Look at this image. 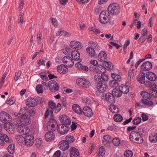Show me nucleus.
<instances>
[{"instance_id":"obj_5","label":"nucleus","mask_w":157,"mask_h":157,"mask_svg":"<svg viewBox=\"0 0 157 157\" xmlns=\"http://www.w3.org/2000/svg\"><path fill=\"white\" fill-rule=\"evenodd\" d=\"M62 124L57 125V129L58 132L61 135L66 134L69 130V127Z\"/></svg>"},{"instance_id":"obj_14","label":"nucleus","mask_w":157,"mask_h":157,"mask_svg":"<svg viewBox=\"0 0 157 157\" xmlns=\"http://www.w3.org/2000/svg\"><path fill=\"white\" fill-rule=\"evenodd\" d=\"M5 141L6 142H10V140L8 136L6 134L0 133V145L3 146L5 144Z\"/></svg>"},{"instance_id":"obj_50","label":"nucleus","mask_w":157,"mask_h":157,"mask_svg":"<svg viewBox=\"0 0 157 157\" xmlns=\"http://www.w3.org/2000/svg\"><path fill=\"white\" fill-rule=\"evenodd\" d=\"M101 80L104 82H107L109 79V76L106 74L103 73L101 76Z\"/></svg>"},{"instance_id":"obj_54","label":"nucleus","mask_w":157,"mask_h":157,"mask_svg":"<svg viewBox=\"0 0 157 157\" xmlns=\"http://www.w3.org/2000/svg\"><path fill=\"white\" fill-rule=\"evenodd\" d=\"M94 78L95 81L96 82L97 84L103 82V81L101 80V76L99 75H95L94 76Z\"/></svg>"},{"instance_id":"obj_44","label":"nucleus","mask_w":157,"mask_h":157,"mask_svg":"<svg viewBox=\"0 0 157 157\" xmlns=\"http://www.w3.org/2000/svg\"><path fill=\"white\" fill-rule=\"evenodd\" d=\"M109 84L112 87H116L118 85V82L114 80H111L109 81Z\"/></svg>"},{"instance_id":"obj_48","label":"nucleus","mask_w":157,"mask_h":157,"mask_svg":"<svg viewBox=\"0 0 157 157\" xmlns=\"http://www.w3.org/2000/svg\"><path fill=\"white\" fill-rule=\"evenodd\" d=\"M112 142L114 145L118 146L120 144V140L117 137L114 138L112 140Z\"/></svg>"},{"instance_id":"obj_46","label":"nucleus","mask_w":157,"mask_h":157,"mask_svg":"<svg viewBox=\"0 0 157 157\" xmlns=\"http://www.w3.org/2000/svg\"><path fill=\"white\" fill-rule=\"evenodd\" d=\"M141 121V118L140 117H138L134 118L132 122L134 125H137L140 123Z\"/></svg>"},{"instance_id":"obj_9","label":"nucleus","mask_w":157,"mask_h":157,"mask_svg":"<svg viewBox=\"0 0 157 157\" xmlns=\"http://www.w3.org/2000/svg\"><path fill=\"white\" fill-rule=\"evenodd\" d=\"M77 84L80 86L86 88H89L90 85V83L89 81L83 78L78 79L77 80Z\"/></svg>"},{"instance_id":"obj_55","label":"nucleus","mask_w":157,"mask_h":157,"mask_svg":"<svg viewBox=\"0 0 157 157\" xmlns=\"http://www.w3.org/2000/svg\"><path fill=\"white\" fill-rule=\"evenodd\" d=\"M149 139L150 141L152 143H155L157 142V138L156 136V134L155 135H150L149 136Z\"/></svg>"},{"instance_id":"obj_37","label":"nucleus","mask_w":157,"mask_h":157,"mask_svg":"<svg viewBox=\"0 0 157 157\" xmlns=\"http://www.w3.org/2000/svg\"><path fill=\"white\" fill-rule=\"evenodd\" d=\"M149 93H148L144 91H142L140 94L142 97L144 98V100H150L151 98L149 97Z\"/></svg>"},{"instance_id":"obj_3","label":"nucleus","mask_w":157,"mask_h":157,"mask_svg":"<svg viewBox=\"0 0 157 157\" xmlns=\"http://www.w3.org/2000/svg\"><path fill=\"white\" fill-rule=\"evenodd\" d=\"M24 113L23 115L21 117L20 120L18 119L17 124H21L23 125H28L31 122V120L30 117L25 114Z\"/></svg>"},{"instance_id":"obj_39","label":"nucleus","mask_w":157,"mask_h":157,"mask_svg":"<svg viewBox=\"0 0 157 157\" xmlns=\"http://www.w3.org/2000/svg\"><path fill=\"white\" fill-rule=\"evenodd\" d=\"M105 154V150L104 147L102 146L99 148V152L98 153V157H103Z\"/></svg>"},{"instance_id":"obj_56","label":"nucleus","mask_w":157,"mask_h":157,"mask_svg":"<svg viewBox=\"0 0 157 157\" xmlns=\"http://www.w3.org/2000/svg\"><path fill=\"white\" fill-rule=\"evenodd\" d=\"M103 65L109 69H111V67H113V65L112 64L111 62L105 61L103 63Z\"/></svg>"},{"instance_id":"obj_28","label":"nucleus","mask_w":157,"mask_h":157,"mask_svg":"<svg viewBox=\"0 0 157 157\" xmlns=\"http://www.w3.org/2000/svg\"><path fill=\"white\" fill-rule=\"evenodd\" d=\"M119 89L121 93L124 94H127L129 91V88L126 85L121 84L119 87Z\"/></svg>"},{"instance_id":"obj_61","label":"nucleus","mask_w":157,"mask_h":157,"mask_svg":"<svg viewBox=\"0 0 157 157\" xmlns=\"http://www.w3.org/2000/svg\"><path fill=\"white\" fill-rule=\"evenodd\" d=\"M15 100L13 98H11L7 101L6 103L10 105H11L15 102Z\"/></svg>"},{"instance_id":"obj_35","label":"nucleus","mask_w":157,"mask_h":157,"mask_svg":"<svg viewBox=\"0 0 157 157\" xmlns=\"http://www.w3.org/2000/svg\"><path fill=\"white\" fill-rule=\"evenodd\" d=\"M112 94L114 97H120L122 95V93L120 89H114L112 91Z\"/></svg>"},{"instance_id":"obj_57","label":"nucleus","mask_w":157,"mask_h":157,"mask_svg":"<svg viewBox=\"0 0 157 157\" xmlns=\"http://www.w3.org/2000/svg\"><path fill=\"white\" fill-rule=\"evenodd\" d=\"M82 101L88 105H90L92 103V102L91 100L89 98L87 97L83 98L82 99Z\"/></svg>"},{"instance_id":"obj_34","label":"nucleus","mask_w":157,"mask_h":157,"mask_svg":"<svg viewBox=\"0 0 157 157\" xmlns=\"http://www.w3.org/2000/svg\"><path fill=\"white\" fill-rule=\"evenodd\" d=\"M95 69L98 73L102 74L104 73L106 71V69L105 67L99 65L95 67Z\"/></svg>"},{"instance_id":"obj_17","label":"nucleus","mask_w":157,"mask_h":157,"mask_svg":"<svg viewBox=\"0 0 157 157\" xmlns=\"http://www.w3.org/2000/svg\"><path fill=\"white\" fill-rule=\"evenodd\" d=\"M70 44L71 48L75 49H81L83 47V46L81 43L76 40L71 41Z\"/></svg>"},{"instance_id":"obj_32","label":"nucleus","mask_w":157,"mask_h":157,"mask_svg":"<svg viewBox=\"0 0 157 157\" xmlns=\"http://www.w3.org/2000/svg\"><path fill=\"white\" fill-rule=\"evenodd\" d=\"M89 45L94 49L97 50H100L101 48L97 42L93 41H90L89 42Z\"/></svg>"},{"instance_id":"obj_41","label":"nucleus","mask_w":157,"mask_h":157,"mask_svg":"<svg viewBox=\"0 0 157 157\" xmlns=\"http://www.w3.org/2000/svg\"><path fill=\"white\" fill-rule=\"evenodd\" d=\"M109 110L113 113H117L119 111V109L117 106L112 105L109 107Z\"/></svg>"},{"instance_id":"obj_12","label":"nucleus","mask_w":157,"mask_h":157,"mask_svg":"<svg viewBox=\"0 0 157 157\" xmlns=\"http://www.w3.org/2000/svg\"><path fill=\"white\" fill-rule=\"evenodd\" d=\"M59 118L60 122L64 124L69 125L71 123V121L69 118L65 115H60Z\"/></svg>"},{"instance_id":"obj_62","label":"nucleus","mask_w":157,"mask_h":157,"mask_svg":"<svg viewBox=\"0 0 157 157\" xmlns=\"http://www.w3.org/2000/svg\"><path fill=\"white\" fill-rule=\"evenodd\" d=\"M56 125H57V123L54 124H52L50 125V127L48 129H51L52 132L55 131L56 129V128L55 127V126Z\"/></svg>"},{"instance_id":"obj_51","label":"nucleus","mask_w":157,"mask_h":157,"mask_svg":"<svg viewBox=\"0 0 157 157\" xmlns=\"http://www.w3.org/2000/svg\"><path fill=\"white\" fill-rule=\"evenodd\" d=\"M133 155V153L131 150H127L124 153L125 157H132Z\"/></svg>"},{"instance_id":"obj_36","label":"nucleus","mask_w":157,"mask_h":157,"mask_svg":"<svg viewBox=\"0 0 157 157\" xmlns=\"http://www.w3.org/2000/svg\"><path fill=\"white\" fill-rule=\"evenodd\" d=\"M111 76L114 80L118 82L121 80V76L119 75L112 73L111 75Z\"/></svg>"},{"instance_id":"obj_16","label":"nucleus","mask_w":157,"mask_h":157,"mask_svg":"<svg viewBox=\"0 0 157 157\" xmlns=\"http://www.w3.org/2000/svg\"><path fill=\"white\" fill-rule=\"evenodd\" d=\"M68 142H67L66 140H63L59 143V147L61 150L65 151L68 149L69 147Z\"/></svg>"},{"instance_id":"obj_47","label":"nucleus","mask_w":157,"mask_h":157,"mask_svg":"<svg viewBox=\"0 0 157 157\" xmlns=\"http://www.w3.org/2000/svg\"><path fill=\"white\" fill-rule=\"evenodd\" d=\"M67 142H68V144L73 142L75 141L74 137L71 136H67L66 137V140Z\"/></svg>"},{"instance_id":"obj_45","label":"nucleus","mask_w":157,"mask_h":157,"mask_svg":"<svg viewBox=\"0 0 157 157\" xmlns=\"http://www.w3.org/2000/svg\"><path fill=\"white\" fill-rule=\"evenodd\" d=\"M36 90L38 94L42 93L44 90L42 85L40 84L38 85L36 87Z\"/></svg>"},{"instance_id":"obj_11","label":"nucleus","mask_w":157,"mask_h":157,"mask_svg":"<svg viewBox=\"0 0 157 157\" xmlns=\"http://www.w3.org/2000/svg\"><path fill=\"white\" fill-rule=\"evenodd\" d=\"M25 143L27 146H31L34 143V138L32 135H28L25 136Z\"/></svg>"},{"instance_id":"obj_15","label":"nucleus","mask_w":157,"mask_h":157,"mask_svg":"<svg viewBox=\"0 0 157 157\" xmlns=\"http://www.w3.org/2000/svg\"><path fill=\"white\" fill-rule=\"evenodd\" d=\"M96 86L98 91L102 93L108 89V86L105 83H104L103 82L98 83Z\"/></svg>"},{"instance_id":"obj_59","label":"nucleus","mask_w":157,"mask_h":157,"mask_svg":"<svg viewBox=\"0 0 157 157\" xmlns=\"http://www.w3.org/2000/svg\"><path fill=\"white\" fill-rule=\"evenodd\" d=\"M49 106L50 108L52 109H55L56 106V104L52 101H50L49 102Z\"/></svg>"},{"instance_id":"obj_20","label":"nucleus","mask_w":157,"mask_h":157,"mask_svg":"<svg viewBox=\"0 0 157 157\" xmlns=\"http://www.w3.org/2000/svg\"><path fill=\"white\" fill-rule=\"evenodd\" d=\"M45 138L47 141L50 142L53 140L55 138L54 133L52 131L47 132L45 135Z\"/></svg>"},{"instance_id":"obj_27","label":"nucleus","mask_w":157,"mask_h":157,"mask_svg":"<svg viewBox=\"0 0 157 157\" xmlns=\"http://www.w3.org/2000/svg\"><path fill=\"white\" fill-rule=\"evenodd\" d=\"M107 54L104 51H101L98 56V59L101 62L104 61L107 58Z\"/></svg>"},{"instance_id":"obj_6","label":"nucleus","mask_w":157,"mask_h":157,"mask_svg":"<svg viewBox=\"0 0 157 157\" xmlns=\"http://www.w3.org/2000/svg\"><path fill=\"white\" fill-rule=\"evenodd\" d=\"M48 87L51 91L54 92L59 90V86L55 81L52 80L48 82Z\"/></svg>"},{"instance_id":"obj_43","label":"nucleus","mask_w":157,"mask_h":157,"mask_svg":"<svg viewBox=\"0 0 157 157\" xmlns=\"http://www.w3.org/2000/svg\"><path fill=\"white\" fill-rule=\"evenodd\" d=\"M8 151L10 154H13L15 151V146L13 144H11L8 147Z\"/></svg>"},{"instance_id":"obj_1","label":"nucleus","mask_w":157,"mask_h":157,"mask_svg":"<svg viewBox=\"0 0 157 157\" xmlns=\"http://www.w3.org/2000/svg\"><path fill=\"white\" fill-rule=\"evenodd\" d=\"M99 19L101 23L105 24L109 22L110 16L109 12L107 10L102 11L99 15Z\"/></svg>"},{"instance_id":"obj_40","label":"nucleus","mask_w":157,"mask_h":157,"mask_svg":"<svg viewBox=\"0 0 157 157\" xmlns=\"http://www.w3.org/2000/svg\"><path fill=\"white\" fill-rule=\"evenodd\" d=\"M113 119L116 122H120L122 121L123 117L120 114H116L114 116Z\"/></svg>"},{"instance_id":"obj_52","label":"nucleus","mask_w":157,"mask_h":157,"mask_svg":"<svg viewBox=\"0 0 157 157\" xmlns=\"http://www.w3.org/2000/svg\"><path fill=\"white\" fill-rule=\"evenodd\" d=\"M149 97L151 98L152 97H157V91L154 90H151L149 93Z\"/></svg>"},{"instance_id":"obj_30","label":"nucleus","mask_w":157,"mask_h":157,"mask_svg":"<svg viewBox=\"0 0 157 157\" xmlns=\"http://www.w3.org/2000/svg\"><path fill=\"white\" fill-rule=\"evenodd\" d=\"M86 52L88 55L91 57L95 56V52L94 49L90 47H87L86 49Z\"/></svg>"},{"instance_id":"obj_33","label":"nucleus","mask_w":157,"mask_h":157,"mask_svg":"<svg viewBox=\"0 0 157 157\" xmlns=\"http://www.w3.org/2000/svg\"><path fill=\"white\" fill-rule=\"evenodd\" d=\"M72 109L73 111L78 114L82 113V111L80 106L77 104H75L72 106Z\"/></svg>"},{"instance_id":"obj_18","label":"nucleus","mask_w":157,"mask_h":157,"mask_svg":"<svg viewBox=\"0 0 157 157\" xmlns=\"http://www.w3.org/2000/svg\"><path fill=\"white\" fill-rule=\"evenodd\" d=\"M152 67V65L150 61L146 62L141 66V68L144 71H148L151 70Z\"/></svg>"},{"instance_id":"obj_24","label":"nucleus","mask_w":157,"mask_h":157,"mask_svg":"<svg viewBox=\"0 0 157 157\" xmlns=\"http://www.w3.org/2000/svg\"><path fill=\"white\" fill-rule=\"evenodd\" d=\"M65 65H59L57 67V70L58 72L60 74H65L67 70V68Z\"/></svg>"},{"instance_id":"obj_42","label":"nucleus","mask_w":157,"mask_h":157,"mask_svg":"<svg viewBox=\"0 0 157 157\" xmlns=\"http://www.w3.org/2000/svg\"><path fill=\"white\" fill-rule=\"evenodd\" d=\"M144 140L141 136V135L138 133V136L135 141V143L137 144H141L143 142Z\"/></svg>"},{"instance_id":"obj_26","label":"nucleus","mask_w":157,"mask_h":157,"mask_svg":"<svg viewBox=\"0 0 157 157\" xmlns=\"http://www.w3.org/2000/svg\"><path fill=\"white\" fill-rule=\"evenodd\" d=\"M145 74L143 72H140L137 76V80L140 83H145Z\"/></svg>"},{"instance_id":"obj_58","label":"nucleus","mask_w":157,"mask_h":157,"mask_svg":"<svg viewBox=\"0 0 157 157\" xmlns=\"http://www.w3.org/2000/svg\"><path fill=\"white\" fill-rule=\"evenodd\" d=\"M28 111H25V114H27V115H28L29 114V115L30 116H34L35 113L36 111L34 110L31 109V110H29L27 109Z\"/></svg>"},{"instance_id":"obj_4","label":"nucleus","mask_w":157,"mask_h":157,"mask_svg":"<svg viewBox=\"0 0 157 157\" xmlns=\"http://www.w3.org/2000/svg\"><path fill=\"white\" fill-rule=\"evenodd\" d=\"M12 120L11 117L4 111L0 112V120L4 123H6Z\"/></svg>"},{"instance_id":"obj_7","label":"nucleus","mask_w":157,"mask_h":157,"mask_svg":"<svg viewBox=\"0 0 157 157\" xmlns=\"http://www.w3.org/2000/svg\"><path fill=\"white\" fill-rule=\"evenodd\" d=\"M136 104L137 106L141 107H144L146 105L151 106L153 105V103L151 100H146L144 99H142L139 102L136 101Z\"/></svg>"},{"instance_id":"obj_25","label":"nucleus","mask_w":157,"mask_h":157,"mask_svg":"<svg viewBox=\"0 0 157 157\" xmlns=\"http://www.w3.org/2000/svg\"><path fill=\"white\" fill-rule=\"evenodd\" d=\"M72 59L73 60L78 61L80 59V54L77 50L72 51L71 52Z\"/></svg>"},{"instance_id":"obj_19","label":"nucleus","mask_w":157,"mask_h":157,"mask_svg":"<svg viewBox=\"0 0 157 157\" xmlns=\"http://www.w3.org/2000/svg\"><path fill=\"white\" fill-rule=\"evenodd\" d=\"M70 157H79V152L78 150L75 147H71L69 150Z\"/></svg>"},{"instance_id":"obj_13","label":"nucleus","mask_w":157,"mask_h":157,"mask_svg":"<svg viewBox=\"0 0 157 157\" xmlns=\"http://www.w3.org/2000/svg\"><path fill=\"white\" fill-rule=\"evenodd\" d=\"M37 103L38 101L36 99L31 98H28L26 102V105L31 107L35 106Z\"/></svg>"},{"instance_id":"obj_21","label":"nucleus","mask_w":157,"mask_h":157,"mask_svg":"<svg viewBox=\"0 0 157 157\" xmlns=\"http://www.w3.org/2000/svg\"><path fill=\"white\" fill-rule=\"evenodd\" d=\"M83 113L86 116L90 117L93 115V112L91 108L88 106H85L83 109Z\"/></svg>"},{"instance_id":"obj_31","label":"nucleus","mask_w":157,"mask_h":157,"mask_svg":"<svg viewBox=\"0 0 157 157\" xmlns=\"http://www.w3.org/2000/svg\"><path fill=\"white\" fill-rule=\"evenodd\" d=\"M138 132L135 131H132L129 135L130 140L135 142L136 138L138 136Z\"/></svg>"},{"instance_id":"obj_8","label":"nucleus","mask_w":157,"mask_h":157,"mask_svg":"<svg viewBox=\"0 0 157 157\" xmlns=\"http://www.w3.org/2000/svg\"><path fill=\"white\" fill-rule=\"evenodd\" d=\"M18 125L17 130L22 135H26L28 134L30 131V129L27 127L25 126H22L21 124H17Z\"/></svg>"},{"instance_id":"obj_29","label":"nucleus","mask_w":157,"mask_h":157,"mask_svg":"<svg viewBox=\"0 0 157 157\" xmlns=\"http://www.w3.org/2000/svg\"><path fill=\"white\" fill-rule=\"evenodd\" d=\"M25 111H28L27 108L26 107H24L21 109L18 113H14V115L17 117H21L23 115L24 113H25Z\"/></svg>"},{"instance_id":"obj_2","label":"nucleus","mask_w":157,"mask_h":157,"mask_svg":"<svg viewBox=\"0 0 157 157\" xmlns=\"http://www.w3.org/2000/svg\"><path fill=\"white\" fill-rule=\"evenodd\" d=\"M108 10L111 15H116L119 13L120 12V7L117 3H114L109 5Z\"/></svg>"},{"instance_id":"obj_64","label":"nucleus","mask_w":157,"mask_h":157,"mask_svg":"<svg viewBox=\"0 0 157 157\" xmlns=\"http://www.w3.org/2000/svg\"><path fill=\"white\" fill-rule=\"evenodd\" d=\"M61 109V105L60 103H58L57 106L55 107V109L56 112H59Z\"/></svg>"},{"instance_id":"obj_63","label":"nucleus","mask_w":157,"mask_h":157,"mask_svg":"<svg viewBox=\"0 0 157 157\" xmlns=\"http://www.w3.org/2000/svg\"><path fill=\"white\" fill-rule=\"evenodd\" d=\"M10 128H9L7 129V132L10 133H13L14 131V126L12 125L10 126Z\"/></svg>"},{"instance_id":"obj_10","label":"nucleus","mask_w":157,"mask_h":157,"mask_svg":"<svg viewBox=\"0 0 157 157\" xmlns=\"http://www.w3.org/2000/svg\"><path fill=\"white\" fill-rule=\"evenodd\" d=\"M63 62L67 67H71L74 65V61L72 58L68 56L64 57L63 59Z\"/></svg>"},{"instance_id":"obj_53","label":"nucleus","mask_w":157,"mask_h":157,"mask_svg":"<svg viewBox=\"0 0 157 157\" xmlns=\"http://www.w3.org/2000/svg\"><path fill=\"white\" fill-rule=\"evenodd\" d=\"M24 18V13L21 12L20 13L19 15L18 16V23H21L22 24L23 23V21Z\"/></svg>"},{"instance_id":"obj_23","label":"nucleus","mask_w":157,"mask_h":157,"mask_svg":"<svg viewBox=\"0 0 157 157\" xmlns=\"http://www.w3.org/2000/svg\"><path fill=\"white\" fill-rule=\"evenodd\" d=\"M106 100L111 103H113L115 102V99L113 95L110 93H107L106 94L105 96Z\"/></svg>"},{"instance_id":"obj_49","label":"nucleus","mask_w":157,"mask_h":157,"mask_svg":"<svg viewBox=\"0 0 157 157\" xmlns=\"http://www.w3.org/2000/svg\"><path fill=\"white\" fill-rule=\"evenodd\" d=\"M57 123L56 121L52 118V117L49 120V121L47 123V127L48 128H49L50 127V125L52 124H55Z\"/></svg>"},{"instance_id":"obj_22","label":"nucleus","mask_w":157,"mask_h":157,"mask_svg":"<svg viewBox=\"0 0 157 157\" xmlns=\"http://www.w3.org/2000/svg\"><path fill=\"white\" fill-rule=\"evenodd\" d=\"M146 77L149 80L151 81H154L157 78L156 75L152 72H147L146 73Z\"/></svg>"},{"instance_id":"obj_38","label":"nucleus","mask_w":157,"mask_h":157,"mask_svg":"<svg viewBox=\"0 0 157 157\" xmlns=\"http://www.w3.org/2000/svg\"><path fill=\"white\" fill-rule=\"evenodd\" d=\"M16 139L18 143L19 144H21L25 142V137H24L21 135L17 136L16 137Z\"/></svg>"},{"instance_id":"obj_60","label":"nucleus","mask_w":157,"mask_h":157,"mask_svg":"<svg viewBox=\"0 0 157 157\" xmlns=\"http://www.w3.org/2000/svg\"><path fill=\"white\" fill-rule=\"evenodd\" d=\"M70 48L69 47H67L62 49V52L64 54L66 55L70 52Z\"/></svg>"}]
</instances>
